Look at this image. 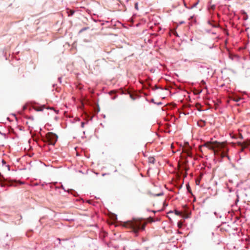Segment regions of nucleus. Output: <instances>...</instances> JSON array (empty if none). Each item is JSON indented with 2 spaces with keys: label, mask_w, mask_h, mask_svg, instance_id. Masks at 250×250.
Masks as SVG:
<instances>
[{
  "label": "nucleus",
  "mask_w": 250,
  "mask_h": 250,
  "mask_svg": "<svg viewBox=\"0 0 250 250\" xmlns=\"http://www.w3.org/2000/svg\"><path fill=\"white\" fill-rule=\"evenodd\" d=\"M87 29H88V27H83V28L82 29H81L80 31H79V33H81L86 30H87Z\"/></svg>",
  "instance_id": "11"
},
{
  "label": "nucleus",
  "mask_w": 250,
  "mask_h": 250,
  "mask_svg": "<svg viewBox=\"0 0 250 250\" xmlns=\"http://www.w3.org/2000/svg\"><path fill=\"white\" fill-rule=\"evenodd\" d=\"M85 124V122H81V127L82 128L84 127Z\"/></svg>",
  "instance_id": "17"
},
{
  "label": "nucleus",
  "mask_w": 250,
  "mask_h": 250,
  "mask_svg": "<svg viewBox=\"0 0 250 250\" xmlns=\"http://www.w3.org/2000/svg\"><path fill=\"white\" fill-rule=\"evenodd\" d=\"M58 135L54 133L49 132L46 135L44 142L50 145L54 146L58 140Z\"/></svg>",
  "instance_id": "2"
},
{
  "label": "nucleus",
  "mask_w": 250,
  "mask_h": 250,
  "mask_svg": "<svg viewBox=\"0 0 250 250\" xmlns=\"http://www.w3.org/2000/svg\"><path fill=\"white\" fill-rule=\"evenodd\" d=\"M117 169H115V170H114V172H117Z\"/></svg>",
  "instance_id": "39"
},
{
  "label": "nucleus",
  "mask_w": 250,
  "mask_h": 250,
  "mask_svg": "<svg viewBox=\"0 0 250 250\" xmlns=\"http://www.w3.org/2000/svg\"><path fill=\"white\" fill-rule=\"evenodd\" d=\"M48 109H51V110H54L53 107H48L47 108Z\"/></svg>",
  "instance_id": "33"
},
{
  "label": "nucleus",
  "mask_w": 250,
  "mask_h": 250,
  "mask_svg": "<svg viewBox=\"0 0 250 250\" xmlns=\"http://www.w3.org/2000/svg\"><path fill=\"white\" fill-rule=\"evenodd\" d=\"M1 135L3 136L5 138L6 137V134L4 133H2V134H1Z\"/></svg>",
  "instance_id": "28"
},
{
  "label": "nucleus",
  "mask_w": 250,
  "mask_h": 250,
  "mask_svg": "<svg viewBox=\"0 0 250 250\" xmlns=\"http://www.w3.org/2000/svg\"><path fill=\"white\" fill-rule=\"evenodd\" d=\"M197 124L198 126L203 127L206 125V123L204 120L201 119L197 122Z\"/></svg>",
  "instance_id": "5"
},
{
  "label": "nucleus",
  "mask_w": 250,
  "mask_h": 250,
  "mask_svg": "<svg viewBox=\"0 0 250 250\" xmlns=\"http://www.w3.org/2000/svg\"><path fill=\"white\" fill-rule=\"evenodd\" d=\"M200 182V179H197L196 180V185H199Z\"/></svg>",
  "instance_id": "21"
},
{
  "label": "nucleus",
  "mask_w": 250,
  "mask_h": 250,
  "mask_svg": "<svg viewBox=\"0 0 250 250\" xmlns=\"http://www.w3.org/2000/svg\"><path fill=\"white\" fill-rule=\"evenodd\" d=\"M156 104H157V105H161V104H162V103L160 102H158V103H156Z\"/></svg>",
  "instance_id": "29"
},
{
  "label": "nucleus",
  "mask_w": 250,
  "mask_h": 250,
  "mask_svg": "<svg viewBox=\"0 0 250 250\" xmlns=\"http://www.w3.org/2000/svg\"><path fill=\"white\" fill-rule=\"evenodd\" d=\"M155 159L153 157L150 158H149V162L151 163L154 164L155 163Z\"/></svg>",
  "instance_id": "10"
},
{
  "label": "nucleus",
  "mask_w": 250,
  "mask_h": 250,
  "mask_svg": "<svg viewBox=\"0 0 250 250\" xmlns=\"http://www.w3.org/2000/svg\"><path fill=\"white\" fill-rule=\"evenodd\" d=\"M123 226L131 229V232L137 237L139 235L140 231L145 229L146 225L140 219L132 218L131 220H128L124 222Z\"/></svg>",
  "instance_id": "1"
},
{
  "label": "nucleus",
  "mask_w": 250,
  "mask_h": 250,
  "mask_svg": "<svg viewBox=\"0 0 250 250\" xmlns=\"http://www.w3.org/2000/svg\"><path fill=\"white\" fill-rule=\"evenodd\" d=\"M219 144L220 143L217 141L213 142L207 141L204 143L202 146L208 148L210 150H214L217 147V145Z\"/></svg>",
  "instance_id": "3"
},
{
  "label": "nucleus",
  "mask_w": 250,
  "mask_h": 250,
  "mask_svg": "<svg viewBox=\"0 0 250 250\" xmlns=\"http://www.w3.org/2000/svg\"><path fill=\"white\" fill-rule=\"evenodd\" d=\"M2 166H4L6 165V162L4 160H2Z\"/></svg>",
  "instance_id": "20"
},
{
  "label": "nucleus",
  "mask_w": 250,
  "mask_h": 250,
  "mask_svg": "<svg viewBox=\"0 0 250 250\" xmlns=\"http://www.w3.org/2000/svg\"><path fill=\"white\" fill-rule=\"evenodd\" d=\"M174 213L177 215H180V214H181L180 211H179V210H175Z\"/></svg>",
  "instance_id": "13"
},
{
  "label": "nucleus",
  "mask_w": 250,
  "mask_h": 250,
  "mask_svg": "<svg viewBox=\"0 0 250 250\" xmlns=\"http://www.w3.org/2000/svg\"><path fill=\"white\" fill-rule=\"evenodd\" d=\"M238 145L239 146H241L242 145V143L241 142H238Z\"/></svg>",
  "instance_id": "34"
},
{
  "label": "nucleus",
  "mask_w": 250,
  "mask_h": 250,
  "mask_svg": "<svg viewBox=\"0 0 250 250\" xmlns=\"http://www.w3.org/2000/svg\"><path fill=\"white\" fill-rule=\"evenodd\" d=\"M107 174H108V173H103V174H102V176H105V175H107Z\"/></svg>",
  "instance_id": "32"
},
{
  "label": "nucleus",
  "mask_w": 250,
  "mask_h": 250,
  "mask_svg": "<svg viewBox=\"0 0 250 250\" xmlns=\"http://www.w3.org/2000/svg\"><path fill=\"white\" fill-rule=\"evenodd\" d=\"M184 62H194V61H188V60L187 59H185L184 60Z\"/></svg>",
  "instance_id": "18"
},
{
  "label": "nucleus",
  "mask_w": 250,
  "mask_h": 250,
  "mask_svg": "<svg viewBox=\"0 0 250 250\" xmlns=\"http://www.w3.org/2000/svg\"><path fill=\"white\" fill-rule=\"evenodd\" d=\"M197 67L198 68H200V67L203 68L204 67V66L203 65H202L201 64H197Z\"/></svg>",
  "instance_id": "23"
},
{
  "label": "nucleus",
  "mask_w": 250,
  "mask_h": 250,
  "mask_svg": "<svg viewBox=\"0 0 250 250\" xmlns=\"http://www.w3.org/2000/svg\"><path fill=\"white\" fill-rule=\"evenodd\" d=\"M134 8H135V9L136 10H139L138 2H135V3H134Z\"/></svg>",
  "instance_id": "9"
},
{
  "label": "nucleus",
  "mask_w": 250,
  "mask_h": 250,
  "mask_svg": "<svg viewBox=\"0 0 250 250\" xmlns=\"http://www.w3.org/2000/svg\"><path fill=\"white\" fill-rule=\"evenodd\" d=\"M148 211H152V212H153L154 214L157 212V211H156V210H148Z\"/></svg>",
  "instance_id": "30"
},
{
  "label": "nucleus",
  "mask_w": 250,
  "mask_h": 250,
  "mask_svg": "<svg viewBox=\"0 0 250 250\" xmlns=\"http://www.w3.org/2000/svg\"><path fill=\"white\" fill-rule=\"evenodd\" d=\"M234 101L236 102H239L240 100H241V98H236V99H234L233 100Z\"/></svg>",
  "instance_id": "19"
},
{
  "label": "nucleus",
  "mask_w": 250,
  "mask_h": 250,
  "mask_svg": "<svg viewBox=\"0 0 250 250\" xmlns=\"http://www.w3.org/2000/svg\"><path fill=\"white\" fill-rule=\"evenodd\" d=\"M116 97V96L114 97V98H112V99H113V100L115 99Z\"/></svg>",
  "instance_id": "38"
},
{
  "label": "nucleus",
  "mask_w": 250,
  "mask_h": 250,
  "mask_svg": "<svg viewBox=\"0 0 250 250\" xmlns=\"http://www.w3.org/2000/svg\"><path fill=\"white\" fill-rule=\"evenodd\" d=\"M208 23L213 27H218L219 26L217 23H212L210 21H208Z\"/></svg>",
  "instance_id": "6"
},
{
  "label": "nucleus",
  "mask_w": 250,
  "mask_h": 250,
  "mask_svg": "<svg viewBox=\"0 0 250 250\" xmlns=\"http://www.w3.org/2000/svg\"><path fill=\"white\" fill-rule=\"evenodd\" d=\"M43 108H44V106H42V105L40 107H35V110H36L37 111H43Z\"/></svg>",
  "instance_id": "8"
},
{
  "label": "nucleus",
  "mask_w": 250,
  "mask_h": 250,
  "mask_svg": "<svg viewBox=\"0 0 250 250\" xmlns=\"http://www.w3.org/2000/svg\"><path fill=\"white\" fill-rule=\"evenodd\" d=\"M239 201V196L238 195H237V199L235 200V203L236 204Z\"/></svg>",
  "instance_id": "24"
},
{
  "label": "nucleus",
  "mask_w": 250,
  "mask_h": 250,
  "mask_svg": "<svg viewBox=\"0 0 250 250\" xmlns=\"http://www.w3.org/2000/svg\"><path fill=\"white\" fill-rule=\"evenodd\" d=\"M68 239H61L60 238H57V240L59 241V243L60 244H61V242L62 241H67Z\"/></svg>",
  "instance_id": "12"
},
{
  "label": "nucleus",
  "mask_w": 250,
  "mask_h": 250,
  "mask_svg": "<svg viewBox=\"0 0 250 250\" xmlns=\"http://www.w3.org/2000/svg\"><path fill=\"white\" fill-rule=\"evenodd\" d=\"M67 13L69 16H72L74 14L75 12L74 10L71 9H68L67 11Z\"/></svg>",
  "instance_id": "7"
},
{
  "label": "nucleus",
  "mask_w": 250,
  "mask_h": 250,
  "mask_svg": "<svg viewBox=\"0 0 250 250\" xmlns=\"http://www.w3.org/2000/svg\"><path fill=\"white\" fill-rule=\"evenodd\" d=\"M55 119L56 120H57V117H56L55 118Z\"/></svg>",
  "instance_id": "40"
},
{
  "label": "nucleus",
  "mask_w": 250,
  "mask_h": 250,
  "mask_svg": "<svg viewBox=\"0 0 250 250\" xmlns=\"http://www.w3.org/2000/svg\"><path fill=\"white\" fill-rule=\"evenodd\" d=\"M57 188H60V187H56ZM60 188H62L64 190V191H66L69 193H71V194H73L74 196H76L78 195L77 192L72 189H68V190H66L63 187V186L61 184V186Z\"/></svg>",
  "instance_id": "4"
},
{
  "label": "nucleus",
  "mask_w": 250,
  "mask_h": 250,
  "mask_svg": "<svg viewBox=\"0 0 250 250\" xmlns=\"http://www.w3.org/2000/svg\"><path fill=\"white\" fill-rule=\"evenodd\" d=\"M5 167H7V168L9 171L10 170V167L9 165L6 164Z\"/></svg>",
  "instance_id": "22"
},
{
  "label": "nucleus",
  "mask_w": 250,
  "mask_h": 250,
  "mask_svg": "<svg viewBox=\"0 0 250 250\" xmlns=\"http://www.w3.org/2000/svg\"><path fill=\"white\" fill-rule=\"evenodd\" d=\"M54 111H55V112L57 114H58V112H59V111H58V110H54Z\"/></svg>",
  "instance_id": "36"
},
{
  "label": "nucleus",
  "mask_w": 250,
  "mask_h": 250,
  "mask_svg": "<svg viewBox=\"0 0 250 250\" xmlns=\"http://www.w3.org/2000/svg\"><path fill=\"white\" fill-rule=\"evenodd\" d=\"M150 101H151V102L153 103H154V104H156V103H155V102H154V99H151Z\"/></svg>",
  "instance_id": "27"
},
{
  "label": "nucleus",
  "mask_w": 250,
  "mask_h": 250,
  "mask_svg": "<svg viewBox=\"0 0 250 250\" xmlns=\"http://www.w3.org/2000/svg\"><path fill=\"white\" fill-rule=\"evenodd\" d=\"M130 97L132 100H135L136 99V97L133 96L132 95H130Z\"/></svg>",
  "instance_id": "16"
},
{
  "label": "nucleus",
  "mask_w": 250,
  "mask_h": 250,
  "mask_svg": "<svg viewBox=\"0 0 250 250\" xmlns=\"http://www.w3.org/2000/svg\"><path fill=\"white\" fill-rule=\"evenodd\" d=\"M164 194V193L163 192L156 194L155 195V196H162Z\"/></svg>",
  "instance_id": "14"
},
{
  "label": "nucleus",
  "mask_w": 250,
  "mask_h": 250,
  "mask_svg": "<svg viewBox=\"0 0 250 250\" xmlns=\"http://www.w3.org/2000/svg\"><path fill=\"white\" fill-rule=\"evenodd\" d=\"M239 138L241 139H243V137L242 134L240 135Z\"/></svg>",
  "instance_id": "31"
},
{
  "label": "nucleus",
  "mask_w": 250,
  "mask_h": 250,
  "mask_svg": "<svg viewBox=\"0 0 250 250\" xmlns=\"http://www.w3.org/2000/svg\"><path fill=\"white\" fill-rule=\"evenodd\" d=\"M214 214H215V215H216V216L217 217H219V216L217 215V213H216V212H214Z\"/></svg>",
  "instance_id": "35"
},
{
  "label": "nucleus",
  "mask_w": 250,
  "mask_h": 250,
  "mask_svg": "<svg viewBox=\"0 0 250 250\" xmlns=\"http://www.w3.org/2000/svg\"><path fill=\"white\" fill-rule=\"evenodd\" d=\"M0 134H2V132L0 131Z\"/></svg>",
  "instance_id": "41"
},
{
  "label": "nucleus",
  "mask_w": 250,
  "mask_h": 250,
  "mask_svg": "<svg viewBox=\"0 0 250 250\" xmlns=\"http://www.w3.org/2000/svg\"><path fill=\"white\" fill-rule=\"evenodd\" d=\"M201 83H202V84L203 85H205V84H206V82H205V81L204 80H202V81H201Z\"/></svg>",
  "instance_id": "26"
},
{
  "label": "nucleus",
  "mask_w": 250,
  "mask_h": 250,
  "mask_svg": "<svg viewBox=\"0 0 250 250\" xmlns=\"http://www.w3.org/2000/svg\"><path fill=\"white\" fill-rule=\"evenodd\" d=\"M97 110L96 111V113H98L100 111V107L98 104L97 105Z\"/></svg>",
  "instance_id": "15"
},
{
  "label": "nucleus",
  "mask_w": 250,
  "mask_h": 250,
  "mask_svg": "<svg viewBox=\"0 0 250 250\" xmlns=\"http://www.w3.org/2000/svg\"><path fill=\"white\" fill-rule=\"evenodd\" d=\"M58 80V81L60 82V83H61V82H62V78L61 77H59Z\"/></svg>",
  "instance_id": "25"
},
{
  "label": "nucleus",
  "mask_w": 250,
  "mask_h": 250,
  "mask_svg": "<svg viewBox=\"0 0 250 250\" xmlns=\"http://www.w3.org/2000/svg\"><path fill=\"white\" fill-rule=\"evenodd\" d=\"M184 23V21H182L181 22H180V24H183Z\"/></svg>",
  "instance_id": "37"
}]
</instances>
